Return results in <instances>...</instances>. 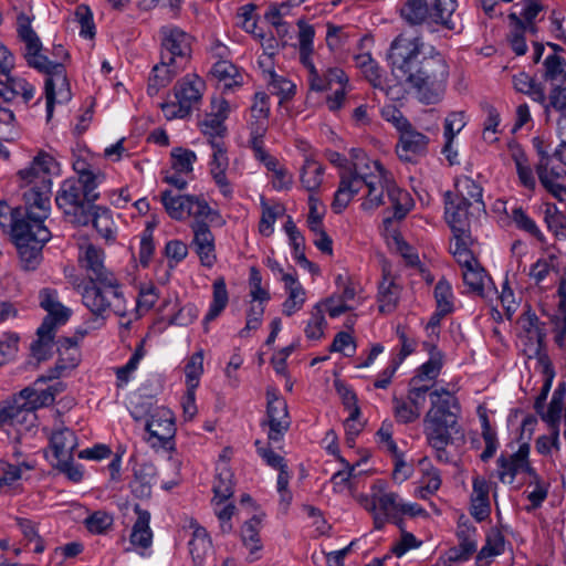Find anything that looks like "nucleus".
<instances>
[{
    "label": "nucleus",
    "instance_id": "nucleus-1",
    "mask_svg": "<svg viewBox=\"0 0 566 566\" xmlns=\"http://www.w3.org/2000/svg\"><path fill=\"white\" fill-rule=\"evenodd\" d=\"M56 163L49 154H39L31 165L19 171L24 187L25 216L15 220L12 237L18 250L21 268L35 270L42 261V248L51 239L50 230L43 224L50 213L51 174Z\"/></svg>",
    "mask_w": 566,
    "mask_h": 566
},
{
    "label": "nucleus",
    "instance_id": "nucleus-2",
    "mask_svg": "<svg viewBox=\"0 0 566 566\" xmlns=\"http://www.w3.org/2000/svg\"><path fill=\"white\" fill-rule=\"evenodd\" d=\"M391 73L403 81L422 104L439 103L446 92L449 66L433 46L418 35L399 34L390 44Z\"/></svg>",
    "mask_w": 566,
    "mask_h": 566
},
{
    "label": "nucleus",
    "instance_id": "nucleus-3",
    "mask_svg": "<svg viewBox=\"0 0 566 566\" xmlns=\"http://www.w3.org/2000/svg\"><path fill=\"white\" fill-rule=\"evenodd\" d=\"M363 185L368 188V193L361 203L364 210H375L382 206L384 192H387L392 216L385 217L386 229L394 219H403L413 207L409 192L397 187L390 174L379 161L369 159L361 149L353 148L348 169L340 171L339 187L333 201L334 211L342 212Z\"/></svg>",
    "mask_w": 566,
    "mask_h": 566
},
{
    "label": "nucleus",
    "instance_id": "nucleus-4",
    "mask_svg": "<svg viewBox=\"0 0 566 566\" xmlns=\"http://www.w3.org/2000/svg\"><path fill=\"white\" fill-rule=\"evenodd\" d=\"M430 408L423 418V433L428 444L436 451L439 462H450L447 447L452 444L455 436L462 437L459 424L461 406L458 398L444 388L429 394Z\"/></svg>",
    "mask_w": 566,
    "mask_h": 566
},
{
    "label": "nucleus",
    "instance_id": "nucleus-5",
    "mask_svg": "<svg viewBox=\"0 0 566 566\" xmlns=\"http://www.w3.org/2000/svg\"><path fill=\"white\" fill-rule=\"evenodd\" d=\"M18 33L25 44L24 56L28 64L48 75L45 80V97L46 116L50 119L53 114V105L55 103H67L72 97L64 65L60 62H51L41 54L42 43L31 28L29 18L24 14H20L18 18Z\"/></svg>",
    "mask_w": 566,
    "mask_h": 566
},
{
    "label": "nucleus",
    "instance_id": "nucleus-6",
    "mask_svg": "<svg viewBox=\"0 0 566 566\" xmlns=\"http://www.w3.org/2000/svg\"><path fill=\"white\" fill-rule=\"evenodd\" d=\"M70 282L80 290L83 305L96 318L104 321L112 313L119 317L126 316L127 303L117 277L82 284L78 277L71 276Z\"/></svg>",
    "mask_w": 566,
    "mask_h": 566
},
{
    "label": "nucleus",
    "instance_id": "nucleus-7",
    "mask_svg": "<svg viewBox=\"0 0 566 566\" xmlns=\"http://www.w3.org/2000/svg\"><path fill=\"white\" fill-rule=\"evenodd\" d=\"M457 7L455 0H407L400 9V14L411 25L439 24L448 30H457Z\"/></svg>",
    "mask_w": 566,
    "mask_h": 566
},
{
    "label": "nucleus",
    "instance_id": "nucleus-8",
    "mask_svg": "<svg viewBox=\"0 0 566 566\" xmlns=\"http://www.w3.org/2000/svg\"><path fill=\"white\" fill-rule=\"evenodd\" d=\"M205 90L206 83L200 76L185 75L174 86L175 101L160 105L164 116L169 120L189 116L201 103Z\"/></svg>",
    "mask_w": 566,
    "mask_h": 566
},
{
    "label": "nucleus",
    "instance_id": "nucleus-9",
    "mask_svg": "<svg viewBox=\"0 0 566 566\" xmlns=\"http://www.w3.org/2000/svg\"><path fill=\"white\" fill-rule=\"evenodd\" d=\"M160 202L174 220L193 217L195 220L206 219L212 224L222 226L224 223L219 212L211 209L205 199L197 196L177 195L171 190H165L160 193Z\"/></svg>",
    "mask_w": 566,
    "mask_h": 566
},
{
    "label": "nucleus",
    "instance_id": "nucleus-10",
    "mask_svg": "<svg viewBox=\"0 0 566 566\" xmlns=\"http://www.w3.org/2000/svg\"><path fill=\"white\" fill-rule=\"evenodd\" d=\"M364 507L373 514L375 528L380 530L387 522H398L401 516V497L388 490L387 483L379 480L370 489V494L361 496Z\"/></svg>",
    "mask_w": 566,
    "mask_h": 566
},
{
    "label": "nucleus",
    "instance_id": "nucleus-11",
    "mask_svg": "<svg viewBox=\"0 0 566 566\" xmlns=\"http://www.w3.org/2000/svg\"><path fill=\"white\" fill-rule=\"evenodd\" d=\"M80 187L81 185L74 179L65 180L55 201L70 222L76 226H87L91 221L90 208L93 205L84 199Z\"/></svg>",
    "mask_w": 566,
    "mask_h": 566
},
{
    "label": "nucleus",
    "instance_id": "nucleus-12",
    "mask_svg": "<svg viewBox=\"0 0 566 566\" xmlns=\"http://www.w3.org/2000/svg\"><path fill=\"white\" fill-rule=\"evenodd\" d=\"M160 56L163 61L187 64L191 53V36L176 25H164L159 30Z\"/></svg>",
    "mask_w": 566,
    "mask_h": 566
},
{
    "label": "nucleus",
    "instance_id": "nucleus-13",
    "mask_svg": "<svg viewBox=\"0 0 566 566\" xmlns=\"http://www.w3.org/2000/svg\"><path fill=\"white\" fill-rule=\"evenodd\" d=\"M22 397L14 396L13 400L0 410V427L12 428L19 436L31 432L36 427V413L29 408Z\"/></svg>",
    "mask_w": 566,
    "mask_h": 566
},
{
    "label": "nucleus",
    "instance_id": "nucleus-14",
    "mask_svg": "<svg viewBox=\"0 0 566 566\" xmlns=\"http://www.w3.org/2000/svg\"><path fill=\"white\" fill-rule=\"evenodd\" d=\"M65 369V365L56 364L48 374L36 378L32 386L22 389L17 397L23 396V401L34 412L40 408L50 406L54 402V392L50 389H41L39 385L59 378Z\"/></svg>",
    "mask_w": 566,
    "mask_h": 566
},
{
    "label": "nucleus",
    "instance_id": "nucleus-15",
    "mask_svg": "<svg viewBox=\"0 0 566 566\" xmlns=\"http://www.w3.org/2000/svg\"><path fill=\"white\" fill-rule=\"evenodd\" d=\"M206 219L193 220L190 228L193 233L191 249L198 255L202 266L212 268L217 261L214 235Z\"/></svg>",
    "mask_w": 566,
    "mask_h": 566
},
{
    "label": "nucleus",
    "instance_id": "nucleus-16",
    "mask_svg": "<svg viewBox=\"0 0 566 566\" xmlns=\"http://www.w3.org/2000/svg\"><path fill=\"white\" fill-rule=\"evenodd\" d=\"M542 186L556 199L563 201L566 189V171L563 166L554 165L553 158L542 154L536 166Z\"/></svg>",
    "mask_w": 566,
    "mask_h": 566
},
{
    "label": "nucleus",
    "instance_id": "nucleus-17",
    "mask_svg": "<svg viewBox=\"0 0 566 566\" xmlns=\"http://www.w3.org/2000/svg\"><path fill=\"white\" fill-rule=\"evenodd\" d=\"M268 438L271 442H280L290 428V418L285 400L275 391L268 390Z\"/></svg>",
    "mask_w": 566,
    "mask_h": 566
},
{
    "label": "nucleus",
    "instance_id": "nucleus-18",
    "mask_svg": "<svg viewBox=\"0 0 566 566\" xmlns=\"http://www.w3.org/2000/svg\"><path fill=\"white\" fill-rule=\"evenodd\" d=\"M104 251L92 243H83L80 247L78 262L85 271L88 282H97L107 279H116L113 272L104 264Z\"/></svg>",
    "mask_w": 566,
    "mask_h": 566
},
{
    "label": "nucleus",
    "instance_id": "nucleus-19",
    "mask_svg": "<svg viewBox=\"0 0 566 566\" xmlns=\"http://www.w3.org/2000/svg\"><path fill=\"white\" fill-rule=\"evenodd\" d=\"M430 138L415 129L411 124L400 132L399 142L396 147L398 157L407 163H413L419 157L426 156Z\"/></svg>",
    "mask_w": 566,
    "mask_h": 566
},
{
    "label": "nucleus",
    "instance_id": "nucleus-20",
    "mask_svg": "<svg viewBox=\"0 0 566 566\" xmlns=\"http://www.w3.org/2000/svg\"><path fill=\"white\" fill-rule=\"evenodd\" d=\"M145 429L149 433L148 441L157 440L159 444H166L176 432L172 412L166 408L153 409L146 420Z\"/></svg>",
    "mask_w": 566,
    "mask_h": 566
},
{
    "label": "nucleus",
    "instance_id": "nucleus-21",
    "mask_svg": "<svg viewBox=\"0 0 566 566\" xmlns=\"http://www.w3.org/2000/svg\"><path fill=\"white\" fill-rule=\"evenodd\" d=\"M307 71V83L311 91L324 92L333 90L334 85L347 84L348 80L344 71L339 67H328L325 71H318L313 60L303 64Z\"/></svg>",
    "mask_w": 566,
    "mask_h": 566
},
{
    "label": "nucleus",
    "instance_id": "nucleus-22",
    "mask_svg": "<svg viewBox=\"0 0 566 566\" xmlns=\"http://www.w3.org/2000/svg\"><path fill=\"white\" fill-rule=\"evenodd\" d=\"M528 453L530 447L524 443L510 457L501 455L499 458V478L503 483H513L515 475L520 472H533L527 460Z\"/></svg>",
    "mask_w": 566,
    "mask_h": 566
},
{
    "label": "nucleus",
    "instance_id": "nucleus-23",
    "mask_svg": "<svg viewBox=\"0 0 566 566\" xmlns=\"http://www.w3.org/2000/svg\"><path fill=\"white\" fill-rule=\"evenodd\" d=\"M401 293V286L395 275L385 265L382 268V280L378 284V308L381 313H391L396 310Z\"/></svg>",
    "mask_w": 566,
    "mask_h": 566
},
{
    "label": "nucleus",
    "instance_id": "nucleus-24",
    "mask_svg": "<svg viewBox=\"0 0 566 566\" xmlns=\"http://www.w3.org/2000/svg\"><path fill=\"white\" fill-rule=\"evenodd\" d=\"M282 282L287 297L282 304V313L292 316L302 310L306 301V291L294 274H283Z\"/></svg>",
    "mask_w": 566,
    "mask_h": 566
},
{
    "label": "nucleus",
    "instance_id": "nucleus-25",
    "mask_svg": "<svg viewBox=\"0 0 566 566\" xmlns=\"http://www.w3.org/2000/svg\"><path fill=\"white\" fill-rule=\"evenodd\" d=\"M461 268L464 284L469 290L481 297H485L486 290L491 289L492 281L478 260L470 262V264H463Z\"/></svg>",
    "mask_w": 566,
    "mask_h": 566
},
{
    "label": "nucleus",
    "instance_id": "nucleus-26",
    "mask_svg": "<svg viewBox=\"0 0 566 566\" xmlns=\"http://www.w3.org/2000/svg\"><path fill=\"white\" fill-rule=\"evenodd\" d=\"M185 67V65L177 62L163 61V56H160V62L153 67V75L149 77L148 94L156 95L161 87L167 86Z\"/></svg>",
    "mask_w": 566,
    "mask_h": 566
},
{
    "label": "nucleus",
    "instance_id": "nucleus-27",
    "mask_svg": "<svg viewBox=\"0 0 566 566\" xmlns=\"http://www.w3.org/2000/svg\"><path fill=\"white\" fill-rule=\"evenodd\" d=\"M474 206L467 201L460 200L452 195H448L446 199V219L452 231L458 229H469V218L471 212L469 209Z\"/></svg>",
    "mask_w": 566,
    "mask_h": 566
},
{
    "label": "nucleus",
    "instance_id": "nucleus-28",
    "mask_svg": "<svg viewBox=\"0 0 566 566\" xmlns=\"http://www.w3.org/2000/svg\"><path fill=\"white\" fill-rule=\"evenodd\" d=\"M50 447L56 461L73 459V452L77 447L76 436L69 428H59L50 437Z\"/></svg>",
    "mask_w": 566,
    "mask_h": 566
},
{
    "label": "nucleus",
    "instance_id": "nucleus-29",
    "mask_svg": "<svg viewBox=\"0 0 566 566\" xmlns=\"http://www.w3.org/2000/svg\"><path fill=\"white\" fill-rule=\"evenodd\" d=\"M157 470L154 464L145 462L137 465L134 472V480L130 484L135 496L139 499L149 497L153 485L156 483Z\"/></svg>",
    "mask_w": 566,
    "mask_h": 566
},
{
    "label": "nucleus",
    "instance_id": "nucleus-30",
    "mask_svg": "<svg viewBox=\"0 0 566 566\" xmlns=\"http://www.w3.org/2000/svg\"><path fill=\"white\" fill-rule=\"evenodd\" d=\"M269 114V98L265 93H256L254 96V103L251 107V116L255 119L251 123V138L260 139L263 138L268 125L266 118Z\"/></svg>",
    "mask_w": 566,
    "mask_h": 566
},
{
    "label": "nucleus",
    "instance_id": "nucleus-31",
    "mask_svg": "<svg viewBox=\"0 0 566 566\" xmlns=\"http://www.w3.org/2000/svg\"><path fill=\"white\" fill-rule=\"evenodd\" d=\"M453 232V241L450 244V251L460 265L470 264V262L476 260L472 245L473 239L469 229H458Z\"/></svg>",
    "mask_w": 566,
    "mask_h": 566
},
{
    "label": "nucleus",
    "instance_id": "nucleus-32",
    "mask_svg": "<svg viewBox=\"0 0 566 566\" xmlns=\"http://www.w3.org/2000/svg\"><path fill=\"white\" fill-rule=\"evenodd\" d=\"M135 512L137 520L133 526L130 543L136 547L146 549L153 543V532L149 527L150 514L138 505L135 506Z\"/></svg>",
    "mask_w": 566,
    "mask_h": 566
},
{
    "label": "nucleus",
    "instance_id": "nucleus-33",
    "mask_svg": "<svg viewBox=\"0 0 566 566\" xmlns=\"http://www.w3.org/2000/svg\"><path fill=\"white\" fill-rule=\"evenodd\" d=\"M261 518L253 516L247 521L241 528V539L243 545L249 549L250 560L260 558V552L263 547L260 538Z\"/></svg>",
    "mask_w": 566,
    "mask_h": 566
},
{
    "label": "nucleus",
    "instance_id": "nucleus-34",
    "mask_svg": "<svg viewBox=\"0 0 566 566\" xmlns=\"http://www.w3.org/2000/svg\"><path fill=\"white\" fill-rule=\"evenodd\" d=\"M471 513L478 521L484 520L490 514L489 484L484 479L476 478L473 481Z\"/></svg>",
    "mask_w": 566,
    "mask_h": 566
},
{
    "label": "nucleus",
    "instance_id": "nucleus-35",
    "mask_svg": "<svg viewBox=\"0 0 566 566\" xmlns=\"http://www.w3.org/2000/svg\"><path fill=\"white\" fill-rule=\"evenodd\" d=\"M455 189V198L474 206V210L476 211L484 210L482 188L472 178L464 176L457 179Z\"/></svg>",
    "mask_w": 566,
    "mask_h": 566
},
{
    "label": "nucleus",
    "instance_id": "nucleus-36",
    "mask_svg": "<svg viewBox=\"0 0 566 566\" xmlns=\"http://www.w3.org/2000/svg\"><path fill=\"white\" fill-rule=\"evenodd\" d=\"M6 81L3 82L4 92L0 91V95L4 99L10 101L17 96H21L25 103L31 101L34 96V86L27 82L24 78L19 76H12L10 73L3 75Z\"/></svg>",
    "mask_w": 566,
    "mask_h": 566
},
{
    "label": "nucleus",
    "instance_id": "nucleus-37",
    "mask_svg": "<svg viewBox=\"0 0 566 566\" xmlns=\"http://www.w3.org/2000/svg\"><path fill=\"white\" fill-rule=\"evenodd\" d=\"M459 545L449 551V559L454 562L467 560L478 549L475 528L462 530L458 533Z\"/></svg>",
    "mask_w": 566,
    "mask_h": 566
},
{
    "label": "nucleus",
    "instance_id": "nucleus-38",
    "mask_svg": "<svg viewBox=\"0 0 566 566\" xmlns=\"http://www.w3.org/2000/svg\"><path fill=\"white\" fill-rule=\"evenodd\" d=\"M228 301L229 297L224 280H216L213 283V298L202 322L206 331H208V324L214 321L223 312Z\"/></svg>",
    "mask_w": 566,
    "mask_h": 566
},
{
    "label": "nucleus",
    "instance_id": "nucleus-39",
    "mask_svg": "<svg viewBox=\"0 0 566 566\" xmlns=\"http://www.w3.org/2000/svg\"><path fill=\"white\" fill-rule=\"evenodd\" d=\"M90 223L93 224L101 237L106 240H113L115 227L111 211L105 207L93 205L90 208Z\"/></svg>",
    "mask_w": 566,
    "mask_h": 566
},
{
    "label": "nucleus",
    "instance_id": "nucleus-40",
    "mask_svg": "<svg viewBox=\"0 0 566 566\" xmlns=\"http://www.w3.org/2000/svg\"><path fill=\"white\" fill-rule=\"evenodd\" d=\"M104 179V175L99 171L95 172L92 169H78V179L75 182L81 185V191L84 199L91 205L98 199L99 193L96 191L97 186Z\"/></svg>",
    "mask_w": 566,
    "mask_h": 566
},
{
    "label": "nucleus",
    "instance_id": "nucleus-41",
    "mask_svg": "<svg viewBox=\"0 0 566 566\" xmlns=\"http://www.w3.org/2000/svg\"><path fill=\"white\" fill-rule=\"evenodd\" d=\"M301 181L307 191H315L323 181V167L314 159L306 158L301 171Z\"/></svg>",
    "mask_w": 566,
    "mask_h": 566
},
{
    "label": "nucleus",
    "instance_id": "nucleus-42",
    "mask_svg": "<svg viewBox=\"0 0 566 566\" xmlns=\"http://www.w3.org/2000/svg\"><path fill=\"white\" fill-rule=\"evenodd\" d=\"M171 168L177 174L189 176L192 174L193 164L197 160L195 151L181 147L174 148L170 154Z\"/></svg>",
    "mask_w": 566,
    "mask_h": 566
},
{
    "label": "nucleus",
    "instance_id": "nucleus-43",
    "mask_svg": "<svg viewBox=\"0 0 566 566\" xmlns=\"http://www.w3.org/2000/svg\"><path fill=\"white\" fill-rule=\"evenodd\" d=\"M326 327L324 308L322 303L315 304L310 313V319L306 323L304 333L308 339L317 340L323 337Z\"/></svg>",
    "mask_w": 566,
    "mask_h": 566
},
{
    "label": "nucleus",
    "instance_id": "nucleus-44",
    "mask_svg": "<svg viewBox=\"0 0 566 566\" xmlns=\"http://www.w3.org/2000/svg\"><path fill=\"white\" fill-rule=\"evenodd\" d=\"M520 324L522 329L526 333V337L532 344L541 346L545 338V329L538 321V317L531 312H526L521 318Z\"/></svg>",
    "mask_w": 566,
    "mask_h": 566
},
{
    "label": "nucleus",
    "instance_id": "nucleus-45",
    "mask_svg": "<svg viewBox=\"0 0 566 566\" xmlns=\"http://www.w3.org/2000/svg\"><path fill=\"white\" fill-rule=\"evenodd\" d=\"M233 474L230 469L223 467L219 470L213 485L216 505L228 500L233 494Z\"/></svg>",
    "mask_w": 566,
    "mask_h": 566
},
{
    "label": "nucleus",
    "instance_id": "nucleus-46",
    "mask_svg": "<svg viewBox=\"0 0 566 566\" xmlns=\"http://www.w3.org/2000/svg\"><path fill=\"white\" fill-rule=\"evenodd\" d=\"M467 122L463 112H452L444 120V133L446 145L443 153L447 154L451 149L453 138L464 128Z\"/></svg>",
    "mask_w": 566,
    "mask_h": 566
},
{
    "label": "nucleus",
    "instance_id": "nucleus-47",
    "mask_svg": "<svg viewBox=\"0 0 566 566\" xmlns=\"http://www.w3.org/2000/svg\"><path fill=\"white\" fill-rule=\"evenodd\" d=\"M203 373V354L202 352H197L190 356L186 366H185V375H186V385L187 389L196 390L199 386L200 377Z\"/></svg>",
    "mask_w": 566,
    "mask_h": 566
},
{
    "label": "nucleus",
    "instance_id": "nucleus-48",
    "mask_svg": "<svg viewBox=\"0 0 566 566\" xmlns=\"http://www.w3.org/2000/svg\"><path fill=\"white\" fill-rule=\"evenodd\" d=\"M298 42H300V61L302 64L312 61L314 29L303 20L297 22Z\"/></svg>",
    "mask_w": 566,
    "mask_h": 566
},
{
    "label": "nucleus",
    "instance_id": "nucleus-49",
    "mask_svg": "<svg viewBox=\"0 0 566 566\" xmlns=\"http://www.w3.org/2000/svg\"><path fill=\"white\" fill-rule=\"evenodd\" d=\"M213 75L224 82L226 88L241 84V75L238 73V69L228 61H219L212 67Z\"/></svg>",
    "mask_w": 566,
    "mask_h": 566
},
{
    "label": "nucleus",
    "instance_id": "nucleus-50",
    "mask_svg": "<svg viewBox=\"0 0 566 566\" xmlns=\"http://www.w3.org/2000/svg\"><path fill=\"white\" fill-rule=\"evenodd\" d=\"M284 213V208L280 205L269 206L262 202V216L259 223V231L264 237H270L274 231V223L279 217Z\"/></svg>",
    "mask_w": 566,
    "mask_h": 566
},
{
    "label": "nucleus",
    "instance_id": "nucleus-51",
    "mask_svg": "<svg viewBox=\"0 0 566 566\" xmlns=\"http://www.w3.org/2000/svg\"><path fill=\"white\" fill-rule=\"evenodd\" d=\"M251 148L254 151V156L262 161L269 170H272L280 178L282 184H287L290 180H286V174L283 169H276L277 163L276 160L266 154L263 147V138L260 139H250Z\"/></svg>",
    "mask_w": 566,
    "mask_h": 566
},
{
    "label": "nucleus",
    "instance_id": "nucleus-52",
    "mask_svg": "<svg viewBox=\"0 0 566 566\" xmlns=\"http://www.w3.org/2000/svg\"><path fill=\"white\" fill-rule=\"evenodd\" d=\"M434 297L439 315H447L453 310V294L450 283L439 281L434 287Z\"/></svg>",
    "mask_w": 566,
    "mask_h": 566
},
{
    "label": "nucleus",
    "instance_id": "nucleus-53",
    "mask_svg": "<svg viewBox=\"0 0 566 566\" xmlns=\"http://www.w3.org/2000/svg\"><path fill=\"white\" fill-rule=\"evenodd\" d=\"M54 336L52 332L38 328V339L32 343L31 350L39 361L45 360L51 355Z\"/></svg>",
    "mask_w": 566,
    "mask_h": 566
},
{
    "label": "nucleus",
    "instance_id": "nucleus-54",
    "mask_svg": "<svg viewBox=\"0 0 566 566\" xmlns=\"http://www.w3.org/2000/svg\"><path fill=\"white\" fill-rule=\"evenodd\" d=\"M193 530V537L189 542V549L195 560H200L207 551L210 548V542L208 539L206 530L191 523Z\"/></svg>",
    "mask_w": 566,
    "mask_h": 566
},
{
    "label": "nucleus",
    "instance_id": "nucleus-55",
    "mask_svg": "<svg viewBox=\"0 0 566 566\" xmlns=\"http://www.w3.org/2000/svg\"><path fill=\"white\" fill-rule=\"evenodd\" d=\"M201 132L209 137L210 140H222L226 133L224 122L216 115L207 114L199 123Z\"/></svg>",
    "mask_w": 566,
    "mask_h": 566
},
{
    "label": "nucleus",
    "instance_id": "nucleus-56",
    "mask_svg": "<svg viewBox=\"0 0 566 566\" xmlns=\"http://www.w3.org/2000/svg\"><path fill=\"white\" fill-rule=\"evenodd\" d=\"M114 518L105 511H96L85 518V525L91 533L103 534L113 525Z\"/></svg>",
    "mask_w": 566,
    "mask_h": 566
},
{
    "label": "nucleus",
    "instance_id": "nucleus-57",
    "mask_svg": "<svg viewBox=\"0 0 566 566\" xmlns=\"http://www.w3.org/2000/svg\"><path fill=\"white\" fill-rule=\"evenodd\" d=\"M442 367V355L440 352L431 353V356L428 361L422 364L419 368L418 375L412 379V381L419 380H432L434 379Z\"/></svg>",
    "mask_w": 566,
    "mask_h": 566
},
{
    "label": "nucleus",
    "instance_id": "nucleus-58",
    "mask_svg": "<svg viewBox=\"0 0 566 566\" xmlns=\"http://www.w3.org/2000/svg\"><path fill=\"white\" fill-rule=\"evenodd\" d=\"M48 315L43 319L40 328L55 334L56 327L67 322L71 316V310L62 304V310L54 308L46 312Z\"/></svg>",
    "mask_w": 566,
    "mask_h": 566
},
{
    "label": "nucleus",
    "instance_id": "nucleus-59",
    "mask_svg": "<svg viewBox=\"0 0 566 566\" xmlns=\"http://www.w3.org/2000/svg\"><path fill=\"white\" fill-rule=\"evenodd\" d=\"M504 549V537L499 531H492L488 537L485 545L481 548L478 559L489 558L502 554Z\"/></svg>",
    "mask_w": 566,
    "mask_h": 566
},
{
    "label": "nucleus",
    "instance_id": "nucleus-60",
    "mask_svg": "<svg viewBox=\"0 0 566 566\" xmlns=\"http://www.w3.org/2000/svg\"><path fill=\"white\" fill-rule=\"evenodd\" d=\"M394 413L401 423H410L420 417V411L406 400L394 398Z\"/></svg>",
    "mask_w": 566,
    "mask_h": 566
},
{
    "label": "nucleus",
    "instance_id": "nucleus-61",
    "mask_svg": "<svg viewBox=\"0 0 566 566\" xmlns=\"http://www.w3.org/2000/svg\"><path fill=\"white\" fill-rule=\"evenodd\" d=\"M75 20L81 25V36L92 39L95 35L93 14L88 7L78 6L75 10Z\"/></svg>",
    "mask_w": 566,
    "mask_h": 566
},
{
    "label": "nucleus",
    "instance_id": "nucleus-62",
    "mask_svg": "<svg viewBox=\"0 0 566 566\" xmlns=\"http://www.w3.org/2000/svg\"><path fill=\"white\" fill-rule=\"evenodd\" d=\"M145 340H142L139 345L136 347L134 354L129 358V360L117 369V378L123 382H127L129 379V375L135 371L138 367L139 361L145 357L146 350L144 348Z\"/></svg>",
    "mask_w": 566,
    "mask_h": 566
},
{
    "label": "nucleus",
    "instance_id": "nucleus-63",
    "mask_svg": "<svg viewBox=\"0 0 566 566\" xmlns=\"http://www.w3.org/2000/svg\"><path fill=\"white\" fill-rule=\"evenodd\" d=\"M165 255L168 259V266L174 269L188 255V247L180 240H171L166 243Z\"/></svg>",
    "mask_w": 566,
    "mask_h": 566
},
{
    "label": "nucleus",
    "instance_id": "nucleus-64",
    "mask_svg": "<svg viewBox=\"0 0 566 566\" xmlns=\"http://www.w3.org/2000/svg\"><path fill=\"white\" fill-rule=\"evenodd\" d=\"M153 231H154V224L148 223L145 228V230L142 233L140 242H139V261L144 266H147L155 247L153 242Z\"/></svg>",
    "mask_w": 566,
    "mask_h": 566
}]
</instances>
